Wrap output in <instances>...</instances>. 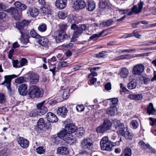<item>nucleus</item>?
Returning <instances> with one entry per match:
<instances>
[{
  "label": "nucleus",
  "instance_id": "obj_42",
  "mask_svg": "<svg viewBox=\"0 0 156 156\" xmlns=\"http://www.w3.org/2000/svg\"><path fill=\"white\" fill-rule=\"evenodd\" d=\"M138 144L142 148H150V146L148 144H146L143 140L140 141Z\"/></svg>",
  "mask_w": 156,
  "mask_h": 156
},
{
  "label": "nucleus",
  "instance_id": "obj_9",
  "mask_svg": "<svg viewBox=\"0 0 156 156\" xmlns=\"http://www.w3.org/2000/svg\"><path fill=\"white\" fill-rule=\"evenodd\" d=\"M69 37L66 33L57 31L55 33L54 38L55 39L56 43H59L63 41L64 40L67 39Z\"/></svg>",
  "mask_w": 156,
  "mask_h": 156
},
{
  "label": "nucleus",
  "instance_id": "obj_32",
  "mask_svg": "<svg viewBox=\"0 0 156 156\" xmlns=\"http://www.w3.org/2000/svg\"><path fill=\"white\" fill-rule=\"evenodd\" d=\"M129 73V71L126 68H123L121 69L120 72V75L121 77L123 78H126Z\"/></svg>",
  "mask_w": 156,
  "mask_h": 156
},
{
  "label": "nucleus",
  "instance_id": "obj_52",
  "mask_svg": "<svg viewBox=\"0 0 156 156\" xmlns=\"http://www.w3.org/2000/svg\"><path fill=\"white\" fill-rule=\"evenodd\" d=\"M19 62L20 65L18 66H20V67L26 65L27 62V60L25 58H21Z\"/></svg>",
  "mask_w": 156,
  "mask_h": 156
},
{
  "label": "nucleus",
  "instance_id": "obj_26",
  "mask_svg": "<svg viewBox=\"0 0 156 156\" xmlns=\"http://www.w3.org/2000/svg\"><path fill=\"white\" fill-rule=\"evenodd\" d=\"M144 4L143 2L140 1L138 4V6L135 5L132 8V11L136 14L139 13L141 10Z\"/></svg>",
  "mask_w": 156,
  "mask_h": 156
},
{
  "label": "nucleus",
  "instance_id": "obj_3",
  "mask_svg": "<svg viewBox=\"0 0 156 156\" xmlns=\"http://www.w3.org/2000/svg\"><path fill=\"white\" fill-rule=\"evenodd\" d=\"M52 140L54 143L57 144L60 141V139H61L65 141L68 144L74 143L76 141L75 138L67 136L64 131H61L58 133L57 135H53L51 137Z\"/></svg>",
  "mask_w": 156,
  "mask_h": 156
},
{
  "label": "nucleus",
  "instance_id": "obj_58",
  "mask_svg": "<svg viewBox=\"0 0 156 156\" xmlns=\"http://www.w3.org/2000/svg\"><path fill=\"white\" fill-rule=\"evenodd\" d=\"M37 114H38L37 113V109H34L31 111L30 113V115L31 117H35Z\"/></svg>",
  "mask_w": 156,
  "mask_h": 156
},
{
  "label": "nucleus",
  "instance_id": "obj_6",
  "mask_svg": "<svg viewBox=\"0 0 156 156\" xmlns=\"http://www.w3.org/2000/svg\"><path fill=\"white\" fill-rule=\"evenodd\" d=\"M112 124V123L110 120L108 119L105 120L103 123L97 128L96 131L98 133L103 134L111 129Z\"/></svg>",
  "mask_w": 156,
  "mask_h": 156
},
{
  "label": "nucleus",
  "instance_id": "obj_38",
  "mask_svg": "<svg viewBox=\"0 0 156 156\" xmlns=\"http://www.w3.org/2000/svg\"><path fill=\"white\" fill-rule=\"evenodd\" d=\"M69 91L70 89L69 88H67L64 90L62 94V98L63 99H66L69 97Z\"/></svg>",
  "mask_w": 156,
  "mask_h": 156
},
{
  "label": "nucleus",
  "instance_id": "obj_8",
  "mask_svg": "<svg viewBox=\"0 0 156 156\" xmlns=\"http://www.w3.org/2000/svg\"><path fill=\"white\" fill-rule=\"evenodd\" d=\"M18 76L15 74L6 75L4 76L5 80L1 83V85H4L6 86L8 90L10 91H12L11 87V83L12 79L17 77Z\"/></svg>",
  "mask_w": 156,
  "mask_h": 156
},
{
  "label": "nucleus",
  "instance_id": "obj_59",
  "mask_svg": "<svg viewBox=\"0 0 156 156\" xmlns=\"http://www.w3.org/2000/svg\"><path fill=\"white\" fill-rule=\"evenodd\" d=\"M84 107L83 105H78L76 107V110L78 112H81L84 111Z\"/></svg>",
  "mask_w": 156,
  "mask_h": 156
},
{
  "label": "nucleus",
  "instance_id": "obj_13",
  "mask_svg": "<svg viewBox=\"0 0 156 156\" xmlns=\"http://www.w3.org/2000/svg\"><path fill=\"white\" fill-rule=\"evenodd\" d=\"M81 145L82 148L90 150L92 147L93 143L90 138H87L81 141Z\"/></svg>",
  "mask_w": 156,
  "mask_h": 156
},
{
  "label": "nucleus",
  "instance_id": "obj_18",
  "mask_svg": "<svg viewBox=\"0 0 156 156\" xmlns=\"http://www.w3.org/2000/svg\"><path fill=\"white\" fill-rule=\"evenodd\" d=\"M27 13L30 14L32 17L37 16L39 13V11L38 9L34 7H29L28 9Z\"/></svg>",
  "mask_w": 156,
  "mask_h": 156
},
{
  "label": "nucleus",
  "instance_id": "obj_50",
  "mask_svg": "<svg viewBox=\"0 0 156 156\" xmlns=\"http://www.w3.org/2000/svg\"><path fill=\"white\" fill-rule=\"evenodd\" d=\"M36 151L37 153L39 154H42L44 153L45 151V149L44 148L43 146L39 147L36 149Z\"/></svg>",
  "mask_w": 156,
  "mask_h": 156
},
{
  "label": "nucleus",
  "instance_id": "obj_39",
  "mask_svg": "<svg viewBox=\"0 0 156 156\" xmlns=\"http://www.w3.org/2000/svg\"><path fill=\"white\" fill-rule=\"evenodd\" d=\"M30 34L31 36L34 38H39L41 37V36L38 34L34 29L31 30Z\"/></svg>",
  "mask_w": 156,
  "mask_h": 156
},
{
  "label": "nucleus",
  "instance_id": "obj_20",
  "mask_svg": "<svg viewBox=\"0 0 156 156\" xmlns=\"http://www.w3.org/2000/svg\"><path fill=\"white\" fill-rule=\"evenodd\" d=\"M57 153L62 155H65L69 154V152L67 147H61L57 149Z\"/></svg>",
  "mask_w": 156,
  "mask_h": 156
},
{
  "label": "nucleus",
  "instance_id": "obj_27",
  "mask_svg": "<svg viewBox=\"0 0 156 156\" xmlns=\"http://www.w3.org/2000/svg\"><path fill=\"white\" fill-rule=\"evenodd\" d=\"M129 98L136 101L141 100L143 98L142 94H130L128 95Z\"/></svg>",
  "mask_w": 156,
  "mask_h": 156
},
{
  "label": "nucleus",
  "instance_id": "obj_24",
  "mask_svg": "<svg viewBox=\"0 0 156 156\" xmlns=\"http://www.w3.org/2000/svg\"><path fill=\"white\" fill-rule=\"evenodd\" d=\"M147 112L149 115H154L156 114V110L154 108L152 103H150L147 106Z\"/></svg>",
  "mask_w": 156,
  "mask_h": 156
},
{
  "label": "nucleus",
  "instance_id": "obj_62",
  "mask_svg": "<svg viewBox=\"0 0 156 156\" xmlns=\"http://www.w3.org/2000/svg\"><path fill=\"white\" fill-rule=\"evenodd\" d=\"M7 8L6 5L3 3H0V11H3Z\"/></svg>",
  "mask_w": 156,
  "mask_h": 156
},
{
  "label": "nucleus",
  "instance_id": "obj_45",
  "mask_svg": "<svg viewBox=\"0 0 156 156\" xmlns=\"http://www.w3.org/2000/svg\"><path fill=\"white\" fill-rule=\"evenodd\" d=\"M104 32V30L102 31L99 34H93L90 37V39H95L98 38L101 36H104V35L103 34V33Z\"/></svg>",
  "mask_w": 156,
  "mask_h": 156
},
{
  "label": "nucleus",
  "instance_id": "obj_44",
  "mask_svg": "<svg viewBox=\"0 0 156 156\" xmlns=\"http://www.w3.org/2000/svg\"><path fill=\"white\" fill-rule=\"evenodd\" d=\"M47 26L45 24H41L38 27V30L41 32H45Z\"/></svg>",
  "mask_w": 156,
  "mask_h": 156
},
{
  "label": "nucleus",
  "instance_id": "obj_29",
  "mask_svg": "<svg viewBox=\"0 0 156 156\" xmlns=\"http://www.w3.org/2000/svg\"><path fill=\"white\" fill-rule=\"evenodd\" d=\"M38 41V43L43 46H47L48 45V39L44 37H41Z\"/></svg>",
  "mask_w": 156,
  "mask_h": 156
},
{
  "label": "nucleus",
  "instance_id": "obj_51",
  "mask_svg": "<svg viewBox=\"0 0 156 156\" xmlns=\"http://www.w3.org/2000/svg\"><path fill=\"white\" fill-rule=\"evenodd\" d=\"M130 124L132 125L134 129H136L139 126L138 122L136 120H132L130 122Z\"/></svg>",
  "mask_w": 156,
  "mask_h": 156
},
{
  "label": "nucleus",
  "instance_id": "obj_63",
  "mask_svg": "<svg viewBox=\"0 0 156 156\" xmlns=\"http://www.w3.org/2000/svg\"><path fill=\"white\" fill-rule=\"evenodd\" d=\"M75 133H76L77 136L78 137L82 136L83 134V130L78 131L77 130V131H76Z\"/></svg>",
  "mask_w": 156,
  "mask_h": 156
},
{
  "label": "nucleus",
  "instance_id": "obj_64",
  "mask_svg": "<svg viewBox=\"0 0 156 156\" xmlns=\"http://www.w3.org/2000/svg\"><path fill=\"white\" fill-rule=\"evenodd\" d=\"M14 50L13 49H11L9 50V52L8 57L9 59H11L13 55Z\"/></svg>",
  "mask_w": 156,
  "mask_h": 156
},
{
  "label": "nucleus",
  "instance_id": "obj_55",
  "mask_svg": "<svg viewBox=\"0 0 156 156\" xmlns=\"http://www.w3.org/2000/svg\"><path fill=\"white\" fill-rule=\"evenodd\" d=\"M106 51H103L100 52L98 54L96 55V56L98 58H104L106 56V55L105 54V53H106Z\"/></svg>",
  "mask_w": 156,
  "mask_h": 156
},
{
  "label": "nucleus",
  "instance_id": "obj_12",
  "mask_svg": "<svg viewBox=\"0 0 156 156\" xmlns=\"http://www.w3.org/2000/svg\"><path fill=\"white\" fill-rule=\"evenodd\" d=\"M5 11L12 15L15 20H19L20 18V15L18 9L15 7H11L5 10Z\"/></svg>",
  "mask_w": 156,
  "mask_h": 156
},
{
  "label": "nucleus",
  "instance_id": "obj_1",
  "mask_svg": "<svg viewBox=\"0 0 156 156\" xmlns=\"http://www.w3.org/2000/svg\"><path fill=\"white\" fill-rule=\"evenodd\" d=\"M112 125L118 134H120L129 140L132 139L133 136V134L129 132L127 127L125 126L123 123L121 122L119 120L117 119H114L113 120Z\"/></svg>",
  "mask_w": 156,
  "mask_h": 156
},
{
  "label": "nucleus",
  "instance_id": "obj_34",
  "mask_svg": "<svg viewBox=\"0 0 156 156\" xmlns=\"http://www.w3.org/2000/svg\"><path fill=\"white\" fill-rule=\"evenodd\" d=\"M37 125L38 127L41 129L45 127L46 124L43 119L40 118L39 119L37 122Z\"/></svg>",
  "mask_w": 156,
  "mask_h": 156
},
{
  "label": "nucleus",
  "instance_id": "obj_53",
  "mask_svg": "<svg viewBox=\"0 0 156 156\" xmlns=\"http://www.w3.org/2000/svg\"><path fill=\"white\" fill-rule=\"evenodd\" d=\"M53 66V64H52L49 67L50 68L49 70L52 72L53 75L54 76L55 75V73L58 71V69L56 68V66L52 67Z\"/></svg>",
  "mask_w": 156,
  "mask_h": 156
},
{
  "label": "nucleus",
  "instance_id": "obj_2",
  "mask_svg": "<svg viewBox=\"0 0 156 156\" xmlns=\"http://www.w3.org/2000/svg\"><path fill=\"white\" fill-rule=\"evenodd\" d=\"M30 23V21L23 20L21 22H17L16 24V27L20 31L21 34V37L20 38L21 42L24 44H27L29 42V36L24 33V28L27 26Z\"/></svg>",
  "mask_w": 156,
  "mask_h": 156
},
{
  "label": "nucleus",
  "instance_id": "obj_23",
  "mask_svg": "<svg viewBox=\"0 0 156 156\" xmlns=\"http://www.w3.org/2000/svg\"><path fill=\"white\" fill-rule=\"evenodd\" d=\"M67 111V108L64 106L59 108L57 110L58 114L63 117H65L66 115Z\"/></svg>",
  "mask_w": 156,
  "mask_h": 156
},
{
  "label": "nucleus",
  "instance_id": "obj_41",
  "mask_svg": "<svg viewBox=\"0 0 156 156\" xmlns=\"http://www.w3.org/2000/svg\"><path fill=\"white\" fill-rule=\"evenodd\" d=\"M99 6L100 8L104 9L108 7V5L106 1H102L100 2Z\"/></svg>",
  "mask_w": 156,
  "mask_h": 156
},
{
  "label": "nucleus",
  "instance_id": "obj_49",
  "mask_svg": "<svg viewBox=\"0 0 156 156\" xmlns=\"http://www.w3.org/2000/svg\"><path fill=\"white\" fill-rule=\"evenodd\" d=\"M67 16V15L66 13L64 12H59L58 13V16L60 19H64Z\"/></svg>",
  "mask_w": 156,
  "mask_h": 156
},
{
  "label": "nucleus",
  "instance_id": "obj_46",
  "mask_svg": "<svg viewBox=\"0 0 156 156\" xmlns=\"http://www.w3.org/2000/svg\"><path fill=\"white\" fill-rule=\"evenodd\" d=\"M113 22V20L112 19H110L107 21H103L101 23V24L103 25L104 26L107 27L111 25Z\"/></svg>",
  "mask_w": 156,
  "mask_h": 156
},
{
  "label": "nucleus",
  "instance_id": "obj_4",
  "mask_svg": "<svg viewBox=\"0 0 156 156\" xmlns=\"http://www.w3.org/2000/svg\"><path fill=\"white\" fill-rule=\"evenodd\" d=\"M118 142H111L110 141L107 136H104L102 138L100 141L101 149L102 150H106L111 151L112 150V147L118 144Z\"/></svg>",
  "mask_w": 156,
  "mask_h": 156
},
{
  "label": "nucleus",
  "instance_id": "obj_54",
  "mask_svg": "<svg viewBox=\"0 0 156 156\" xmlns=\"http://www.w3.org/2000/svg\"><path fill=\"white\" fill-rule=\"evenodd\" d=\"M111 140H112L111 142V143H112V142H118V144H116V145H118L119 144V143L122 141V139L121 138H117V137L115 136H112L111 138Z\"/></svg>",
  "mask_w": 156,
  "mask_h": 156
},
{
  "label": "nucleus",
  "instance_id": "obj_47",
  "mask_svg": "<svg viewBox=\"0 0 156 156\" xmlns=\"http://www.w3.org/2000/svg\"><path fill=\"white\" fill-rule=\"evenodd\" d=\"M26 78L23 76H20L15 80V82L16 83L21 84L25 81Z\"/></svg>",
  "mask_w": 156,
  "mask_h": 156
},
{
  "label": "nucleus",
  "instance_id": "obj_36",
  "mask_svg": "<svg viewBox=\"0 0 156 156\" xmlns=\"http://www.w3.org/2000/svg\"><path fill=\"white\" fill-rule=\"evenodd\" d=\"M139 81L141 83L142 82L145 84H148L150 81V79L147 76H142L139 78Z\"/></svg>",
  "mask_w": 156,
  "mask_h": 156
},
{
  "label": "nucleus",
  "instance_id": "obj_60",
  "mask_svg": "<svg viewBox=\"0 0 156 156\" xmlns=\"http://www.w3.org/2000/svg\"><path fill=\"white\" fill-rule=\"evenodd\" d=\"M13 67L16 68H19V62L18 60H14L13 61Z\"/></svg>",
  "mask_w": 156,
  "mask_h": 156
},
{
  "label": "nucleus",
  "instance_id": "obj_33",
  "mask_svg": "<svg viewBox=\"0 0 156 156\" xmlns=\"http://www.w3.org/2000/svg\"><path fill=\"white\" fill-rule=\"evenodd\" d=\"M132 150L129 148L126 147L122 152L120 156H131Z\"/></svg>",
  "mask_w": 156,
  "mask_h": 156
},
{
  "label": "nucleus",
  "instance_id": "obj_15",
  "mask_svg": "<svg viewBox=\"0 0 156 156\" xmlns=\"http://www.w3.org/2000/svg\"><path fill=\"white\" fill-rule=\"evenodd\" d=\"M86 5L85 2L83 0H76L74 3L73 8L76 10L82 9Z\"/></svg>",
  "mask_w": 156,
  "mask_h": 156
},
{
  "label": "nucleus",
  "instance_id": "obj_7",
  "mask_svg": "<svg viewBox=\"0 0 156 156\" xmlns=\"http://www.w3.org/2000/svg\"><path fill=\"white\" fill-rule=\"evenodd\" d=\"M76 130V127L72 123H69L65 126L64 130L62 131H64L67 136L74 138L71 135V133H75Z\"/></svg>",
  "mask_w": 156,
  "mask_h": 156
},
{
  "label": "nucleus",
  "instance_id": "obj_40",
  "mask_svg": "<svg viewBox=\"0 0 156 156\" xmlns=\"http://www.w3.org/2000/svg\"><path fill=\"white\" fill-rule=\"evenodd\" d=\"M111 101L110 106L112 107H115L117 105L118 100L117 98H111L109 99Z\"/></svg>",
  "mask_w": 156,
  "mask_h": 156
},
{
  "label": "nucleus",
  "instance_id": "obj_57",
  "mask_svg": "<svg viewBox=\"0 0 156 156\" xmlns=\"http://www.w3.org/2000/svg\"><path fill=\"white\" fill-rule=\"evenodd\" d=\"M73 44L72 43H70L69 44H65L63 45V47L66 49H70L73 47Z\"/></svg>",
  "mask_w": 156,
  "mask_h": 156
},
{
  "label": "nucleus",
  "instance_id": "obj_43",
  "mask_svg": "<svg viewBox=\"0 0 156 156\" xmlns=\"http://www.w3.org/2000/svg\"><path fill=\"white\" fill-rule=\"evenodd\" d=\"M59 29L58 31L66 33L65 31L67 27V25L66 24H60L59 26Z\"/></svg>",
  "mask_w": 156,
  "mask_h": 156
},
{
  "label": "nucleus",
  "instance_id": "obj_56",
  "mask_svg": "<svg viewBox=\"0 0 156 156\" xmlns=\"http://www.w3.org/2000/svg\"><path fill=\"white\" fill-rule=\"evenodd\" d=\"M68 64L66 62L63 61L60 62L58 65V67H64L66 66Z\"/></svg>",
  "mask_w": 156,
  "mask_h": 156
},
{
  "label": "nucleus",
  "instance_id": "obj_17",
  "mask_svg": "<svg viewBox=\"0 0 156 156\" xmlns=\"http://www.w3.org/2000/svg\"><path fill=\"white\" fill-rule=\"evenodd\" d=\"M17 141L20 146L23 148L27 147L29 144V141L23 137H20L17 138Z\"/></svg>",
  "mask_w": 156,
  "mask_h": 156
},
{
  "label": "nucleus",
  "instance_id": "obj_16",
  "mask_svg": "<svg viewBox=\"0 0 156 156\" xmlns=\"http://www.w3.org/2000/svg\"><path fill=\"white\" fill-rule=\"evenodd\" d=\"M46 118L49 122L52 123L57 122L58 118L53 113L49 112L46 115Z\"/></svg>",
  "mask_w": 156,
  "mask_h": 156
},
{
  "label": "nucleus",
  "instance_id": "obj_30",
  "mask_svg": "<svg viewBox=\"0 0 156 156\" xmlns=\"http://www.w3.org/2000/svg\"><path fill=\"white\" fill-rule=\"evenodd\" d=\"M97 74L96 72H91L88 76V77L90 79V82L91 84L94 85V83L97 81V78H94V76H97Z\"/></svg>",
  "mask_w": 156,
  "mask_h": 156
},
{
  "label": "nucleus",
  "instance_id": "obj_19",
  "mask_svg": "<svg viewBox=\"0 0 156 156\" xmlns=\"http://www.w3.org/2000/svg\"><path fill=\"white\" fill-rule=\"evenodd\" d=\"M27 85L26 84H22L18 87V91L20 94L22 95H26L28 92Z\"/></svg>",
  "mask_w": 156,
  "mask_h": 156
},
{
  "label": "nucleus",
  "instance_id": "obj_61",
  "mask_svg": "<svg viewBox=\"0 0 156 156\" xmlns=\"http://www.w3.org/2000/svg\"><path fill=\"white\" fill-rule=\"evenodd\" d=\"M149 119L151 121V122H150V125L151 126L155 125L156 123V119L150 117Z\"/></svg>",
  "mask_w": 156,
  "mask_h": 156
},
{
  "label": "nucleus",
  "instance_id": "obj_31",
  "mask_svg": "<svg viewBox=\"0 0 156 156\" xmlns=\"http://www.w3.org/2000/svg\"><path fill=\"white\" fill-rule=\"evenodd\" d=\"M117 111L116 107L110 106L106 110V113L109 115L113 116L115 115Z\"/></svg>",
  "mask_w": 156,
  "mask_h": 156
},
{
  "label": "nucleus",
  "instance_id": "obj_37",
  "mask_svg": "<svg viewBox=\"0 0 156 156\" xmlns=\"http://www.w3.org/2000/svg\"><path fill=\"white\" fill-rule=\"evenodd\" d=\"M95 8V5L94 2H88V6L87 7V9L90 11H92Z\"/></svg>",
  "mask_w": 156,
  "mask_h": 156
},
{
  "label": "nucleus",
  "instance_id": "obj_11",
  "mask_svg": "<svg viewBox=\"0 0 156 156\" xmlns=\"http://www.w3.org/2000/svg\"><path fill=\"white\" fill-rule=\"evenodd\" d=\"M45 101H44L40 103H38L37 105V113L40 115H44L48 111L47 108L44 105Z\"/></svg>",
  "mask_w": 156,
  "mask_h": 156
},
{
  "label": "nucleus",
  "instance_id": "obj_21",
  "mask_svg": "<svg viewBox=\"0 0 156 156\" xmlns=\"http://www.w3.org/2000/svg\"><path fill=\"white\" fill-rule=\"evenodd\" d=\"M30 82L33 84L36 83L39 81V76L36 73H31L29 76Z\"/></svg>",
  "mask_w": 156,
  "mask_h": 156
},
{
  "label": "nucleus",
  "instance_id": "obj_35",
  "mask_svg": "<svg viewBox=\"0 0 156 156\" xmlns=\"http://www.w3.org/2000/svg\"><path fill=\"white\" fill-rule=\"evenodd\" d=\"M137 85V83L135 80H132L128 84V88L131 90L135 88Z\"/></svg>",
  "mask_w": 156,
  "mask_h": 156
},
{
  "label": "nucleus",
  "instance_id": "obj_25",
  "mask_svg": "<svg viewBox=\"0 0 156 156\" xmlns=\"http://www.w3.org/2000/svg\"><path fill=\"white\" fill-rule=\"evenodd\" d=\"M14 5L17 8L19 9L21 11L25 10L27 8V6L25 4L22 3L20 2H15L14 3Z\"/></svg>",
  "mask_w": 156,
  "mask_h": 156
},
{
  "label": "nucleus",
  "instance_id": "obj_5",
  "mask_svg": "<svg viewBox=\"0 0 156 156\" xmlns=\"http://www.w3.org/2000/svg\"><path fill=\"white\" fill-rule=\"evenodd\" d=\"M44 93L43 90L35 85L30 86L28 90V94L31 98H39L43 96Z\"/></svg>",
  "mask_w": 156,
  "mask_h": 156
},
{
  "label": "nucleus",
  "instance_id": "obj_10",
  "mask_svg": "<svg viewBox=\"0 0 156 156\" xmlns=\"http://www.w3.org/2000/svg\"><path fill=\"white\" fill-rule=\"evenodd\" d=\"M87 28V27L85 24L78 25L76 30H75L73 34V37L74 38H78L79 35H81L84 31H86Z\"/></svg>",
  "mask_w": 156,
  "mask_h": 156
},
{
  "label": "nucleus",
  "instance_id": "obj_22",
  "mask_svg": "<svg viewBox=\"0 0 156 156\" xmlns=\"http://www.w3.org/2000/svg\"><path fill=\"white\" fill-rule=\"evenodd\" d=\"M67 0H56L55 5L61 9L64 8L66 5Z\"/></svg>",
  "mask_w": 156,
  "mask_h": 156
},
{
  "label": "nucleus",
  "instance_id": "obj_14",
  "mask_svg": "<svg viewBox=\"0 0 156 156\" xmlns=\"http://www.w3.org/2000/svg\"><path fill=\"white\" fill-rule=\"evenodd\" d=\"M144 69V66L141 64L135 65L133 68L132 73L135 75H140Z\"/></svg>",
  "mask_w": 156,
  "mask_h": 156
},
{
  "label": "nucleus",
  "instance_id": "obj_28",
  "mask_svg": "<svg viewBox=\"0 0 156 156\" xmlns=\"http://www.w3.org/2000/svg\"><path fill=\"white\" fill-rule=\"evenodd\" d=\"M41 11L43 14H52L53 13V11L50 6H47L44 7L41 9Z\"/></svg>",
  "mask_w": 156,
  "mask_h": 156
},
{
  "label": "nucleus",
  "instance_id": "obj_48",
  "mask_svg": "<svg viewBox=\"0 0 156 156\" xmlns=\"http://www.w3.org/2000/svg\"><path fill=\"white\" fill-rule=\"evenodd\" d=\"M6 101V97L3 93H0V104H3Z\"/></svg>",
  "mask_w": 156,
  "mask_h": 156
}]
</instances>
